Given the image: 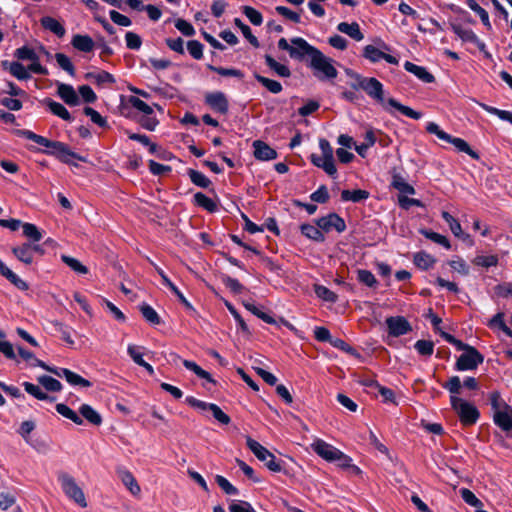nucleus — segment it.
<instances>
[{
	"mask_svg": "<svg viewBox=\"0 0 512 512\" xmlns=\"http://www.w3.org/2000/svg\"><path fill=\"white\" fill-rule=\"evenodd\" d=\"M205 103L214 111L226 114L229 110V102L226 95L221 91L206 94Z\"/></svg>",
	"mask_w": 512,
	"mask_h": 512,
	"instance_id": "f8f14e48",
	"label": "nucleus"
},
{
	"mask_svg": "<svg viewBox=\"0 0 512 512\" xmlns=\"http://www.w3.org/2000/svg\"><path fill=\"white\" fill-rule=\"evenodd\" d=\"M265 64L272 70L277 76L282 78H289L291 71L288 66L277 62L271 55L266 54L264 56Z\"/></svg>",
	"mask_w": 512,
	"mask_h": 512,
	"instance_id": "5701e85b",
	"label": "nucleus"
},
{
	"mask_svg": "<svg viewBox=\"0 0 512 512\" xmlns=\"http://www.w3.org/2000/svg\"><path fill=\"white\" fill-rule=\"evenodd\" d=\"M57 95L69 106L80 104V98L70 84L57 83Z\"/></svg>",
	"mask_w": 512,
	"mask_h": 512,
	"instance_id": "f3484780",
	"label": "nucleus"
},
{
	"mask_svg": "<svg viewBox=\"0 0 512 512\" xmlns=\"http://www.w3.org/2000/svg\"><path fill=\"white\" fill-rule=\"evenodd\" d=\"M414 264L422 270H428L436 263V259L425 251H420L414 254Z\"/></svg>",
	"mask_w": 512,
	"mask_h": 512,
	"instance_id": "2f4dec72",
	"label": "nucleus"
},
{
	"mask_svg": "<svg viewBox=\"0 0 512 512\" xmlns=\"http://www.w3.org/2000/svg\"><path fill=\"white\" fill-rule=\"evenodd\" d=\"M254 78L273 94H278L283 90L282 84L279 81L264 77L258 73L254 74Z\"/></svg>",
	"mask_w": 512,
	"mask_h": 512,
	"instance_id": "e433bc0d",
	"label": "nucleus"
},
{
	"mask_svg": "<svg viewBox=\"0 0 512 512\" xmlns=\"http://www.w3.org/2000/svg\"><path fill=\"white\" fill-rule=\"evenodd\" d=\"M56 411L62 415L63 417L71 420L77 425L83 424V419L80 417L75 411L69 408L66 404L58 403L56 404Z\"/></svg>",
	"mask_w": 512,
	"mask_h": 512,
	"instance_id": "a19ab883",
	"label": "nucleus"
},
{
	"mask_svg": "<svg viewBox=\"0 0 512 512\" xmlns=\"http://www.w3.org/2000/svg\"><path fill=\"white\" fill-rule=\"evenodd\" d=\"M118 477L121 479L122 483L126 486V488L133 494L139 495L141 492L140 486L138 485L135 477L132 475L130 471H128L124 467H117L116 469Z\"/></svg>",
	"mask_w": 512,
	"mask_h": 512,
	"instance_id": "a211bd4d",
	"label": "nucleus"
},
{
	"mask_svg": "<svg viewBox=\"0 0 512 512\" xmlns=\"http://www.w3.org/2000/svg\"><path fill=\"white\" fill-rule=\"evenodd\" d=\"M215 481L227 495H238L239 490L232 485L224 476L216 475Z\"/></svg>",
	"mask_w": 512,
	"mask_h": 512,
	"instance_id": "69168bd1",
	"label": "nucleus"
},
{
	"mask_svg": "<svg viewBox=\"0 0 512 512\" xmlns=\"http://www.w3.org/2000/svg\"><path fill=\"white\" fill-rule=\"evenodd\" d=\"M442 387L451 393V407L457 413L461 423L465 426L475 424L480 417V413L475 405L458 397L461 391L460 378L458 376H452L448 381L442 384Z\"/></svg>",
	"mask_w": 512,
	"mask_h": 512,
	"instance_id": "f03ea898",
	"label": "nucleus"
},
{
	"mask_svg": "<svg viewBox=\"0 0 512 512\" xmlns=\"http://www.w3.org/2000/svg\"><path fill=\"white\" fill-rule=\"evenodd\" d=\"M404 68L406 71L414 74L419 80L424 83H433L435 81V77L431 74L425 67L418 66L410 61H406L404 63Z\"/></svg>",
	"mask_w": 512,
	"mask_h": 512,
	"instance_id": "6ab92c4d",
	"label": "nucleus"
},
{
	"mask_svg": "<svg viewBox=\"0 0 512 512\" xmlns=\"http://www.w3.org/2000/svg\"><path fill=\"white\" fill-rule=\"evenodd\" d=\"M204 46L198 40H190L187 42V50L189 54L196 60L203 58Z\"/></svg>",
	"mask_w": 512,
	"mask_h": 512,
	"instance_id": "338daca9",
	"label": "nucleus"
},
{
	"mask_svg": "<svg viewBox=\"0 0 512 512\" xmlns=\"http://www.w3.org/2000/svg\"><path fill=\"white\" fill-rule=\"evenodd\" d=\"M14 134L45 147L46 149L41 150L42 153L53 156L62 163L77 166L76 163L72 162V159H77L82 162L86 161L83 156L71 151L68 145L63 142L49 140L44 136L26 129H17L14 131Z\"/></svg>",
	"mask_w": 512,
	"mask_h": 512,
	"instance_id": "f257e3e1",
	"label": "nucleus"
},
{
	"mask_svg": "<svg viewBox=\"0 0 512 512\" xmlns=\"http://www.w3.org/2000/svg\"><path fill=\"white\" fill-rule=\"evenodd\" d=\"M493 422L504 432L512 431V406H504L493 414Z\"/></svg>",
	"mask_w": 512,
	"mask_h": 512,
	"instance_id": "2eb2a0df",
	"label": "nucleus"
},
{
	"mask_svg": "<svg viewBox=\"0 0 512 512\" xmlns=\"http://www.w3.org/2000/svg\"><path fill=\"white\" fill-rule=\"evenodd\" d=\"M244 307L249 311L251 312L253 315H255L256 317L260 318L261 320H263L264 322L268 323V324H275L276 321L274 320V318L269 315L268 313L262 311L259 307H257L254 303H251V302H244Z\"/></svg>",
	"mask_w": 512,
	"mask_h": 512,
	"instance_id": "de8ad7c7",
	"label": "nucleus"
},
{
	"mask_svg": "<svg viewBox=\"0 0 512 512\" xmlns=\"http://www.w3.org/2000/svg\"><path fill=\"white\" fill-rule=\"evenodd\" d=\"M72 46L81 52H91L94 48V41L88 35L76 34L71 40Z\"/></svg>",
	"mask_w": 512,
	"mask_h": 512,
	"instance_id": "393cba45",
	"label": "nucleus"
},
{
	"mask_svg": "<svg viewBox=\"0 0 512 512\" xmlns=\"http://www.w3.org/2000/svg\"><path fill=\"white\" fill-rule=\"evenodd\" d=\"M139 349L140 347L138 346L129 345L127 352L137 365L143 367L150 375H153V367L143 359L142 353L139 351Z\"/></svg>",
	"mask_w": 512,
	"mask_h": 512,
	"instance_id": "7c9ffc66",
	"label": "nucleus"
},
{
	"mask_svg": "<svg viewBox=\"0 0 512 512\" xmlns=\"http://www.w3.org/2000/svg\"><path fill=\"white\" fill-rule=\"evenodd\" d=\"M448 143L453 144L458 151L468 154L473 159L478 160L480 158L479 154L471 149L469 144L461 138L451 136V140Z\"/></svg>",
	"mask_w": 512,
	"mask_h": 512,
	"instance_id": "58836bf2",
	"label": "nucleus"
},
{
	"mask_svg": "<svg viewBox=\"0 0 512 512\" xmlns=\"http://www.w3.org/2000/svg\"><path fill=\"white\" fill-rule=\"evenodd\" d=\"M207 68L213 72L218 73L221 76L235 77L238 79H242L244 77V73L236 68L217 67L212 64H207Z\"/></svg>",
	"mask_w": 512,
	"mask_h": 512,
	"instance_id": "49530a36",
	"label": "nucleus"
},
{
	"mask_svg": "<svg viewBox=\"0 0 512 512\" xmlns=\"http://www.w3.org/2000/svg\"><path fill=\"white\" fill-rule=\"evenodd\" d=\"M452 31L463 41V42H469L476 45V47L480 51H484L486 48V45L483 41H481L478 36L471 30L466 29L460 24L451 23L450 24Z\"/></svg>",
	"mask_w": 512,
	"mask_h": 512,
	"instance_id": "ddd939ff",
	"label": "nucleus"
},
{
	"mask_svg": "<svg viewBox=\"0 0 512 512\" xmlns=\"http://www.w3.org/2000/svg\"><path fill=\"white\" fill-rule=\"evenodd\" d=\"M242 12L253 25L260 26L262 24L263 17L258 10L254 9L251 6H243Z\"/></svg>",
	"mask_w": 512,
	"mask_h": 512,
	"instance_id": "6e6d98bb",
	"label": "nucleus"
},
{
	"mask_svg": "<svg viewBox=\"0 0 512 512\" xmlns=\"http://www.w3.org/2000/svg\"><path fill=\"white\" fill-rule=\"evenodd\" d=\"M58 480L61 483V487L67 497L72 499L80 507L85 508L87 506L86 498L83 490L77 485L76 481L72 476L67 473H61L58 476Z\"/></svg>",
	"mask_w": 512,
	"mask_h": 512,
	"instance_id": "423d86ee",
	"label": "nucleus"
},
{
	"mask_svg": "<svg viewBox=\"0 0 512 512\" xmlns=\"http://www.w3.org/2000/svg\"><path fill=\"white\" fill-rule=\"evenodd\" d=\"M40 23L44 29L51 31L59 38L63 37L66 33L64 26L51 16L42 17Z\"/></svg>",
	"mask_w": 512,
	"mask_h": 512,
	"instance_id": "b1692460",
	"label": "nucleus"
},
{
	"mask_svg": "<svg viewBox=\"0 0 512 512\" xmlns=\"http://www.w3.org/2000/svg\"><path fill=\"white\" fill-rule=\"evenodd\" d=\"M55 59L61 69L66 71L71 76L75 75V67L67 55L63 53H56Z\"/></svg>",
	"mask_w": 512,
	"mask_h": 512,
	"instance_id": "5fc2aeb1",
	"label": "nucleus"
},
{
	"mask_svg": "<svg viewBox=\"0 0 512 512\" xmlns=\"http://www.w3.org/2000/svg\"><path fill=\"white\" fill-rule=\"evenodd\" d=\"M290 41L292 43V48L289 56L290 58L297 61H304L307 57L310 60L319 50L318 48L309 44L302 37H293Z\"/></svg>",
	"mask_w": 512,
	"mask_h": 512,
	"instance_id": "0eeeda50",
	"label": "nucleus"
},
{
	"mask_svg": "<svg viewBox=\"0 0 512 512\" xmlns=\"http://www.w3.org/2000/svg\"><path fill=\"white\" fill-rule=\"evenodd\" d=\"M79 413L92 425L100 426L102 424L101 415L88 404H82L79 408Z\"/></svg>",
	"mask_w": 512,
	"mask_h": 512,
	"instance_id": "c85d7f7f",
	"label": "nucleus"
},
{
	"mask_svg": "<svg viewBox=\"0 0 512 512\" xmlns=\"http://www.w3.org/2000/svg\"><path fill=\"white\" fill-rule=\"evenodd\" d=\"M334 60L325 56L320 50L310 59L308 66L314 71V76L320 80H333L338 71L333 66Z\"/></svg>",
	"mask_w": 512,
	"mask_h": 512,
	"instance_id": "20e7f679",
	"label": "nucleus"
},
{
	"mask_svg": "<svg viewBox=\"0 0 512 512\" xmlns=\"http://www.w3.org/2000/svg\"><path fill=\"white\" fill-rule=\"evenodd\" d=\"M61 259L74 272L79 273V274H87L88 273V268L85 265H83L80 261H78L76 258L67 256V255H62Z\"/></svg>",
	"mask_w": 512,
	"mask_h": 512,
	"instance_id": "3c124183",
	"label": "nucleus"
},
{
	"mask_svg": "<svg viewBox=\"0 0 512 512\" xmlns=\"http://www.w3.org/2000/svg\"><path fill=\"white\" fill-rule=\"evenodd\" d=\"M156 271L158 272V274L161 276L162 278V281L163 283L177 296V298L179 299V301L187 308V309H193L192 305L190 304V302L185 298V296L183 295V293L177 288V286L174 285L173 282H171V280L167 277V275L164 273V271L159 268V267H156Z\"/></svg>",
	"mask_w": 512,
	"mask_h": 512,
	"instance_id": "a878e982",
	"label": "nucleus"
},
{
	"mask_svg": "<svg viewBox=\"0 0 512 512\" xmlns=\"http://www.w3.org/2000/svg\"><path fill=\"white\" fill-rule=\"evenodd\" d=\"M337 30L341 33L348 35L355 41H361L364 39V34L361 32L360 26L357 22H341L338 24Z\"/></svg>",
	"mask_w": 512,
	"mask_h": 512,
	"instance_id": "4be33fe9",
	"label": "nucleus"
},
{
	"mask_svg": "<svg viewBox=\"0 0 512 512\" xmlns=\"http://www.w3.org/2000/svg\"><path fill=\"white\" fill-rule=\"evenodd\" d=\"M234 24L240 28L243 36L249 41V43L255 47L258 48L260 46V43L256 36L252 34V31L248 25H246L240 18L234 19Z\"/></svg>",
	"mask_w": 512,
	"mask_h": 512,
	"instance_id": "37998d69",
	"label": "nucleus"
},
{
	"mask_svg": "<svg viewBox=\"0 0 512 512\" xmlns=\"http://www.w3.org/2000/svg\"><path fill=\"white\" fill-rule=\"evenodd\" d=\"M316 225L326 233L330 232L332 229H335L338 233H342L346 230L344 219L334 212L317 219Z\"/></svg>",
	"mask_w": 512,
	"mask_h": 512,
	"instance_id": "1a4fd4ad",
	"label": "nucleus"
},
{
	"mask_svg": "<svg viewBox=\"0 0 512 512\" xmlns=\"http://www.w3.org/2000/svg\"><path fill=\"white\" fill-rule=\"evenodd\" d=\"M300 231L305 237L316 242H323L325 240V236L318 226L305 223L300 226Z\"/></svg>",
	"mask_w": 512,
	"mask_h": 512,
	"instance_id": "f704fd0d",
	"label": "nucleus"
},
{
	"mask_svg": "<svg viewBox=\"0 0 512 512\" xmlns=\"http://www.w3.org/2000/svg\"><path fill=\"white\" fill-rule=\"evenodd\" d=\"M254 157L260 161H270L277 158V152L275 149L270 147L267 143L261 140H255L253 142Z\"/></svg>",
	"mask_w": 512,
	"mask_h": 512,
	"instance_id": "dca6fc26",
	"label": "nucleus"
},
{
	"mask_svg": "<svg viewBox=\"0 0 512 512\" xmlns=\"http://www.w3.org/2000/svg\"><path fill=\"white\" fill-rule=\"evenodd\" d=\"M442 218L449 225L451 232L456 236L460 237L462 234V228L458 220H456L449 212L443 211Z\"/></svg>",
	"mask_w": 512,
	"mask_h": 512,
	"instance_id": "680f3d73",
	"label": "nucleus"
},
{
	"mask_svg": "<svg viewBox=\"0 0 512 512\" xmlns=\"http://www.w3.org/2000/svg\"><path fill=\"white\" fill-rule=\"evenodd\" d=\"M63 373H64V378L71 385H74V386L79 385V386H83V387H91L92 386V383L89 380L84 379L83 377L74 373L71 370L63 372Z\"/></svg>",
	"mask_w": 512,
	"mask_h": 512,
	"instance_id": "864d4df0",
	"label": "nucleus"
},
{
	"mask_svg": "<svg viewBox=\"0 0 512 512\" xmlns=\"http://www.w3.org/2000/svg\"><path fill=\"white\" fill-rule=\"evenodd\" d=\"M83 113L90 117L91 121L95 124H97L99 127L106 128L108 127V122L106 118L102 117L99 112H97L95 109L91 107H85L83 109Z\"/></svg>",
	"mask_w": 512,
	"mask_h": 512,
	"instance_id": "bf43d9fd",
	"label": "nucleus"
},
{
	"mask_svg": "<svg viewBox=\"0 0 512 512\" xmlns=\"http://www.w3.org/2000/svg\"><path fill=\"white\" fill-rule=\"evenodd\" d=\"M391 186L399 191V195H414V187L410 185L400 174L392 176Z\"/></svg>",
	"mask_w": 512,
	"mask_h": 512,
	"instance_id": "bb28decb",
	"label": "nucleus"
},
{
	"mask_svg": "<svg viewBox=\"0 0 512 512\" xmlns=\"http://www.w3.org/2000/svg\"><path fill=\"white\" fill-rule=\"evenodd\" d=\"M314 292L317 295V297L326 302L335 303L338 300V296L333 291H331L330 289L323 285H314Z\"/></svg>",
	"mask_w": 512,
	"mask_h": 512,
	"instance_id": "8fccbe9b",
	"label": "nucleus"
},
{
	"mask_svg": "<svg viewBox=\"0 0 512 512\" xmlns=\"http://www.w3.org/2000/svg\"><path fill=\"white\" fill-rule=\"evenodd\" d=\"M370 193L367 190L356 189V190H342L341 200L351 201L353 203H360L367 200Z\"/></svg>",
	"mask_w": 512,
	"mask_h": 512,
	"instance_id": "cd10ccee",
	"label": "nucleus"
},
{
	"mask_svg": "<svg viewBox=\"0 0 512 512\" xmlns=\"http://www.w3.org/2000/svg\"><path fill=\"white\" fill-rule=\"evenodd\" d=\"M363 57L368 59L372 63H377L381 60H385L389 64L398 65L399 61L395 56L385 53L374 45H366L363 48Z\"/></svg>",
	"mask_w": 512,
	"mask_h": 512,
	"instance_id": "9b49d317",
	"label": "nucleus"
},
{
	"mask_svg": "<svg viewBox=\"0 0 512 512\" xmlns=\"http://www.w3.org/2000/svg\"><path fill=\"white\" fill-rule=\"evenodd\" d=\"M419 232L427 239L442 245L444 248L448 250L451 248L450 242L445 236L428 229H420Z\"/></svg>",
	"mask_w": 512,
	"mask_h": 512,
	"instance_id": "c03bdc74",
	"label": "nucleus"
},
{
	"mask_svg": "<svg viewBox=\"0 0 512 512\" xmlns=\"http://www.w3.org/2000/svg\"><path fill=\"white\" fill-rule=\"evenodd\" d=\"M503 317H504L503 313H497L490 320L489 325L491 327H498L507 337L512 338V329L506 325Z\"/></svg>",
	"mask_w": 512,
	"mask_h": 512,
	"instance_id": "603ef678",
	"label": "nucleus"
},
{
	"mask_svg": "<svg viewBox=\"0 0 512 512\" xmlns=\"http://www.w3.org/2000/svg\"><path fill=\"white\" fill-rule=\"evenodd\" d=\"M347 76L354 79V82L350 83V86L355 89L364 90L369 97L372 99L384 103V89L382 83L374 77L366 78L360 74L354 72L351 69L346 70Z\"/></svg>",
	"mask_w": 512,
	"mask_h": 512,
	"instance_id": "7ed1b4c3",
	"label": "nucleus"
},
{
	"mask_svg": "<svg viewBox=\"0 0 512 512\" xmlns=\"http://www.w3.org/2000/svg\"><path fill=\"white\" fill-rule=\"evenodd\" d=\"M221 280L223 284L234 294H240L245 289L244 286L235 278L228 275H222Z\"/></svg>",
	"mask_w": 512,
	"mask_h": 512,
	"instance_id": "052dcab7",
	"label": "nucleus"
},
{
	"mask_svg": "<svg viewBox=\"0 0 512 512\" xmlns=\"http://www.w3.org/2000/svg\"><path fill=\"white\" fill-rule=\"evenodd\" d=\"M483 362L484 356L474 347L470 351H466L458 357L455 363V370H475Z\"/></svg>",
	"mask_w": 512,
	"mask_h": 512,
	"instance_id": "6e6552de",
	"label": "nucleus"
},
{
	"mask_svg": "<svg viewBox=\"0 0 512 512\" xmlns=\"http://www.w3.org/2000/svg\"><path fill=\"white\" fill-rule=\"evenodd\" d=\"M139 310L142 314V316L146 319L147 322H149L152 325H159L161 324V318L156 312V310L150 306L147 303H143L139 306Z\"/></svg>",
	"mask_w": 512,
	"mask_h": 512,
	"instance_id": "4c0bfd02",
	"label": "nucleus"
},
{
	"mask_svg": "<svg viewBox=\"0 0 512 512\" xmlns=\"http://www.w3.org/2000/svg\"><path fill=\"white\" fill-rule=\"evenodd\" d=\"M489 402L491 405V409L493 411V414L496 413V411H501L504 409V406H509L501 397V394L498 391H492L489 394Z\"/></svg>",
	"mask_w": 512,
	"mask_h": 512,
	"instance_id": "0e129e2a",
	"label": "nucleus"
},
{
	"mask_svg": "<svg viewBox=\"0 0 512 512\" xmlns=\"http://www.w3.org/2000/svg\"><path fill=\"white\" fill-rule=\"evenodd\" d=\"M23 387L25 391L35 397L38 400H47V401H55V397L49 396L47 393L43 392L37 385L30 383V382H24Z\"/></svg>",
	"mask_w": 512,
	"mask_h": 512,
	"instance_id": "79ce46f5",
	"label": "nucleus"
},
{
	"mask_svg": "<svg viewBox=\"0 0 512 512\" xmlns=\"http://www.w3.org/2000/svg\"><path fill=\"white\" fill-rule=\"evenodd\" d=\"M9 72L18 80H28L31 77L28 69L18 61H14L9 64Z\"/></svg>",
	"mask_w": 512,
	"mask_h": 512,
	"instance_id": "09e8293b",
	"label": "nucleus"
},
{
	"mask_svg": "<svg viewBox=\"0 0 512 512\" xmlns=\"http://www.w3.org/2000/svg\"><path fill=\"white\" fill-rule=\"evenodd\" d=\"M313 451L321 458L329 462H334L337 455L339 456V449L328 444L322 439H317L311 444Z\"/></svg>",
	"mask_w": 512,
	"mask_h": 512,
	"instance_id": "4468645a",
	"label": "nucleus"
},
{
	"mask_svg": "<svg viewBox=\"0 0 512 512\" xmlns=\"http://www.w3.org/2000/svg\"><path fill=\"white\" fill-rule=\"evenodd\" d=\"M14 56L18 60H29V61H38L39 57L35 53V51L27 46H22L15 50Z\"/></svg>",
	"mask_w": 512,
	"mask_h": 512,
	"instance_id": "4d7b16f0",
	"label": "nucleus"
},
{
	"mask_svg": "<svg viewBox=\"0 0 512 512\" xmlns=\"http://www.w3.org/2000/svg\"><path fill=\"white\" fill-rule=\"evenodd\" d=\"M0 274L5 277L11 284H13L16 288L22 291H26L29 288L27 282L22 280L17 274H15L11 269H9L1 260H0Z\"/></svg>",
	"mask_w": 512,
	"mask_h": 512,
	"instance_id": "aec40b11",
	"label": "nucleus"
},
{
	"mask_svg": "<svg viewBox=\"0 0 512 512\" xmlns=\"http://www.w3.org/2000/svg\"><path fill=\"white\" fill-rule=\"evenodd\" d=\"M13 254L17 259L25 264H31L33 261L32 244L23 243L21 246L12 249Z\"/></svg>",
	"mask_w": 512,
	"mask_h": 512,
	"instance_id": "c756f323",
	"label": "nucleus"
},
{
	"mask_svg": "<svg viewBox=\"0 0 512 512\" xmlns=\"http://www.w3.org/2000/svg\"><path fill=\"white\" fill-rule=\"evenodd\" d=\"M37 380L47 391L59 392L62 389L61 382L51 376L42 375Z\"/></svg>",
	"mask_w": 512,
	"mask_h": 512,
	"instance_id": "a18cd8bd",
	"label": "nucleus"
},
{
	"mask_svg": "<svg viewBox=\"0 0 512 512\" xmlns=\"http://www.w3.org/2000/svg\"><path fill=\"white\" fill-rule=\"evenodd\" d=\"M389 335L399 337L412 330L411 324L403 316H391L386 319Z\"/></svg>",
	"mask_w": 512,
	"mask_h": 512,
	"instance_id": "9d476101",
	"label": "nucleus"
},
{
	"mask_svg": "<svg viewBox=\"0 0 512 512\" xmlns=\"http://www.w3.org/2000/svg\"><path fill=\"white\" fill-rule=\"evenodd\" d=\"M128 101L133 108L139 110L144 115H152L154 112L150 105L136 96H130Z\"/></svg>",
	"mask_w": 512,
	"mask_h": 512,
	"instance_id": "e2e57ef3",
	"label": "nucleus"
},
{
	"mask_svg": "<svg viewBox=\"0 0 512 512\" xmlns=\"http://www.w3.org/2000/svg\"><path fill=\"white\" fill-rule=\"evenodd\" d=\"M187 174L191 182L198 187L208 188L211 185V180L200 171L189 168Z\"/></svg>",
	"mask_w": 512,
	"mask_h": 512,
	"instance_id": "ea45409f",
	"label": "nucleus"
},
{
	"mask_svg": "<svg viewBox=\"0 0 512 512\" xmlns=\"http://www.w3.org/2000/svg\"><path fill=\"white\" fill-rule=\"evenodd\" d=\"M193 199H194L195 205L203 208L204 210H206L210 213H214L218 210L217 204L212 199H210L205 194H203L202 192H197L194 195Z\"/></svg>",
	"mask_w": 512,
	"mask_h": 512,
	"instance_id": "c9c22d12",
	"label": "nucleus"
},
{
	"mask_svg": "<svg viewBox=\"0 0 512 512\" xmlns=\"http://www.w3.org/2000/svg\"><path fill=\"white\" fill-rule=\"evenodd\" d=\"M387 104L409 118L418 120L422 117V114L420 112L415 111L412 108L401 104L394 98H389L387 100Z\"/></svg>",
	"mask_w": 512,
	"mask_h": 512,
	"instance_id": "72a5a7b5",
	"label": "nucleus"
},
{
	"mask_svg": "<svg viewBox=\"0 0 512 512\" xmlns=\"http://www.w3.org/2000/svg\"><path fill=\"white\" fill-rule=\"evenodd\" d=\"M246 444L253 454L262 462L266 461L271 454L267 448L249 436L246 438Z\"/></svg>",
	"mask_w": 512,
	"mask_h": 512,
	"instance_id": "473e14b6",
	"label": "nucleus"
},
{
	"mask_svg": "<svg viewBox=\"0 0 512 512\" xmlns=\"http://www.w3.org/2000/svg\"><path fill=\"white\" fill-rule=\"evenodd\" d=\"M414 347L422 356H431L434 352V343L429 340H418Z\"/></svg>",
	"mask_w": 512,
	"mask_h": 512,
	"instance_id": "774afa93",
	"label": "nucleus"
},
{
	"mask_svg": "<svg viewBox=\"0 0 512 512\" xmlns=\"http://www.w3.org/2000/svg\"><path fill=\"white\" fill-rule=\"evenodd\" d=\"M23 234L34 242H38L42 239V233L38 227L32 223H23Z\"/></svg>",
	"mask_w": 512,
	"mask_h": 512,
	"instance_id": "13d9d810",
	"label": "nucleus"
},
{
	"mask_svg": "<svg viewBox=\"0 0 512 512\" xmlns=\"http://www.w3.org/2000/svg\"><path fill=\"white\" fill-rule=\"evenodd\" d=\"M42 103L48 107V109L53 113L54 115L60 117L61 119L71 122L73 121V118L70 114V112L65 108L64 105H62L59 102L54 101L51 98H45Z\"/></svg>",
	"mask_w": 512,
	"mask_h": 512,
	"instance_id": "412c9836",
	"label": "nucleus"
},
{
	"mask_svg": "<svg viewBox=\"0 0 512 512\" xmlns=\"http://www.w3.org/2000/svg\"><path fill=\"white\" fill-rule=\"evenodd\" d=\"M319 147L322 151V156L311 154V163L323 169L329 176H334L337 173V169L334 163L333 148L329 141L321 138L319 140Z\"/></svg>",
	"mask_w": 512,
	"mask_h": 512,
	"instance_id": "39448f33",
	"label": "nucleus"
}]
</instances>
